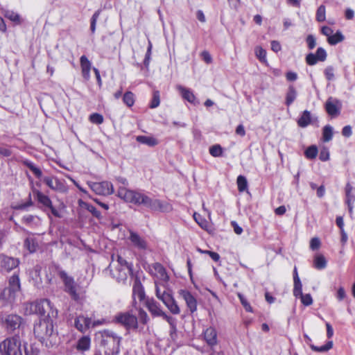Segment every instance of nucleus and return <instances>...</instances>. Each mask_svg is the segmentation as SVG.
Listing matches in <instances>:
<instances>
[{
    "label": "nucleus",
    "mask_w": 355,
    "mask_h": 355,
    "mask_svg": "<svg viewBox=\"0 0 355 355\" xmlns=\"http://www.w3.org/2000/svg\"><path fill=\"white\" fill-rule=\"evenodd\" d=\"M35 337L46 347H52L56 343L57 333L54 330L53 320L49 317L41 319L34 325Z\"/></svg>",
    "instance_id": "nucleus-1"
},
{
    "label": "nucleus",
    "mask_w": 355,
    "mask_h": 355,
    "mask_svg": "<svg viewBox=\"0 0 355 355\" xmlns=\"http://www.w3.org/2000/svg\"><path fill=\"white\" fill-rule=\"evenodd\" d=\"M24 306V313L26 315L37 314L44 316L47 313L46 317L49 318H56L58 315V311L55 309H53L50 300L47 299L26 303Z\"/></svg>",
    "instance_id": "nucleus-2"
},
{
    "label": "nucleus",
    "mask_w": 355,
    "mask_h": 355,
    "mask_svg": "<svg viewBox=\"0 0 355 355\" xmlns=\"http://www.w3.org/2000/svg\"><path fill=\"white\" fill-rule=\"evenodd\" d=\"M155 295L172 314H180V308L179 307L178 302L174 299L171 291L168 288H165L164 284H163V289H162L157 282H155Z\"/></svg>",
    "instance_id": "nucleus-3"
},
{
    "label": "nucleus",
    "mask_w": 355,
    "mask_h": 355,
    "mask_svg": "<svg viewBox=\"0 0 355 355\" xmlns=\"http://www.w3.org/2000/svg\"><path fill=\"white\" fill-rule=\"evenodd\" d=\"M117 196L125 202L137 205H145L148 196L137 190L128 189L125 187H119Z\"/></svg>",
    "instance_id": "nucleus-4"
},
{
    "label": "nucleus",
    "mask_w": 355,
    "mask_h": 355,
    "mask_svg": "<svg viewBox=\"0 0 355 355\" xmlns=\"http://www.w3.org/2000/svg\"><path fill=\"white\" fill-rule=\"evenodd\" d=\"M21 346L18 336L8 337L0 343V352L2 355H19Z\"/></svg>",
    "instance_id": "nucleus-5"
},
{
    "label": "nucleus",
    "mask_w": 355,
    "mask_h": 355,
    "mask_svg": "<svg viewBox=\"0 0 355 355\" xmlns=\"http://www.w3.org/2000/svg\"><path fill=\"white\" fill-rule=\"evenodd\" d=\"M101 336V344L108 346L112 351L119 352L121 338L110 330H103L100 332Z\"/></svg>",
    "instance_id": "nucleus-6"
},
{
    "label": "nucleus",
    "mask_w": 355,
    "mask_h": 355,
    "mask_svg": "<svg viewBox=\"0 0 355 355\" xmlns=\"http://www.w3.org/2000/svg\"><path fill=\"white\" fill-rule=\"evenodd\" d=\"M59 277L62 280L64 286V291L69 293L71 297L78 301L80 298L79 294L77 292V284L74 281V279L69 276L67 273L64 270L59 271Z\"/></svg>",
    "instance_id": "nucleus-7"
},
{
    "label": "nucleus",
    "mask_w": 355,
    "mask_h": 355,
    "mask_svg": "<svg viewBox=\"0 0 355 355\" xmlns=\"http://www.w3.org/2000/svg\"><path fill=\"white\" fill-rule=\"evenodd\" d=\"M24 319L17 314H8L2 318V324L9 333L19 329L24 324Z\"/></svg>",
    "instance_id": "nucleus-8"
},
{
    "label": "nucleus",
    "mask_w": 355,
    "mask_h": 355,
    "mask_svg": "<svg viewBox=\"0 0 355 355\" xmlns=\"http://www.w3.org/2000/svg\"><path fill=\"white\" fill-rule=\"evenodd\" d=\"M87 184L96 194L99 196H110L114 191L113 184L108 181L99 182H88Z\"/></svg>",
    "instance_id": "nucleus-9"
},
{
    "label": "nucleus",
    "mask_w": 355,
    "mask_h": 355,
    "mask_svg": "<svg viewBox=\"0 0 355 355\" xmlns=\"http://www.w3.org/2000/svg\"><path fill=\"white\" fill-rule=\"evenodd\" d=\"M153 275L157 279L159 286L163 289V284L165 285V288H167V283L169 279L168 275L166 271L165 268L159 263H155L153 264L150 269Z\"/></svg>",
    "instance_id": "nucleus-10"
},
{
    "label": "nucleus",
    "mask_w": 355,
    "mask_h": 355,
    "mask_svg": "<svg viewBox=\"0 0 355 355\" xmlns=\"http://www.w3.org/2000/svg\"><path fill=\"white\" fill-rule=\"evenodd\" d=\"M116 319L127 329H137L138 327L137 318L128 312L119 313L116 315Z\"/></svg>",
    "instance_id": "nucleus-11"
},
{
    "label": "nucleus",
    "mask_w": 355,
    "mask_h": 355,
    "mask_svg": "<svg viewBox=\"0 0 355 355\" xmlns=\"http://www.w3.org/2000/svg\"><path fill=\"white\" fill-rule=\"evenodd\" d=\"M144 206L153 211H168L171 209V206L168 202L149 196L147 197Z\"/></svg>",
    "instance_id": "nucleus-12"
},
{
    "label": "nucleus",
    "mask_w": 355,
    "mask_h": 355,
    "mask_svg": "<svg viewBox=\"0 0 355 355\" xmlns=\"http://www.w3.org/2000/svg\"><path fill=\"white\" fill-rule=\"evenodd\" d=\"M179 295L185 301L188 309L191 313L197 311V300L190 291L186 289H181L178 291Z\"/></svg>",
    "instance_id": "nucleus-13"
},
{
    "label": "nucleus",
    "mask_w": 355,
    "mask_h": 355,
    "mask_svg": "<svg viewBox=\"0 0 355 355\" xmlns=\"http://www.w3.org/2000/svg\"><path fill=\"white\" fill-rule=\"evenodd\" d=\"M44 182L52 190L60 193H65L67 191L65 184L56 177H44L43 178Z\"/></svg>",
    "instance_id": "nucleus-14"
},
{
    "label": "nucleus",
    "mask_w": 355,
    "mask_h": 355,
    "mask_svg": "<svg viewBox=\"0 0 355 355\" xmlns=\"http://www.w3.org/2000/svg\"><path fill=\"white\" fill-rule=\"evenodd\" d=\"M19 261L17 258L6 256L5 254L0 255V265L2 268L7 271H10L19 266Z\"/></svg>",
    "instance_id": "nucleus-15"
},
{
    "label": "nucleus",
    "mask_w": 355,
    "mask_h": 355,
    "mask_svg": "<svg viewBox=\"0 0 355 355\" xmlns=\"http://www.w3.org/2000/svg\"><path fill=\"white\" fill-rule=\"evenodd\" d=\"M36 198L37 201L42 204L44 207L49 208L51 211V213L55 217H60V214L59 211L53 207L52 202L49 197L42 192L37 191H36Z\"/></svg>",
    "instance_id": "nucleus-16"
},
{
    "label": "nucleus",
    "mask_w": 355,
    "mask_h": 355,
    "mask_svg": "<svg viewBox=\"0 0 355 355\" xmlns=\"http://www.w3.org/2000/svg\"><path fill=\"white\" fill-rule=\"evenodd\" d=\"M132 245L138 250H144L148 248V244L144 238L141 237L137 233L130 231V236L128 237Z\"/></svg>",
    "instance_id": "nucleus-17"
},
{
    "label": "nucleus",
    "mask_w": 355,
    "mask_h": 355,
    "mask_svg": "<svg viewBox=\"0 0 355 355\" xmlns=\"http://www.w3.org/2000/svg\"><path fill=\"white\" fill-rule=\"evenodd\" d=\"M132 272V268H119L116 267L115 270L112 271V274L114 278L119 283H125L127 280L128 275Z\"/></svg>",
    "instance_id": "nucleus-18"
},
{
    "label": "nucleus",
    "mask_w": 355,
    "mask_h": 355,
    "mask_svg": "<svg viewBox=\"0 0 355 355\" xmlns=\"http://www.w3.org/2000/svg\"><path fill=\"white\" fill-rule=\"evenodd\" d=\"M203 337L206 343L211 348L218 344L217 331L213 327H209L203 331Z\"/></svg>",
    "instance_id": "nucleus-19"
},
{
    "label": "nucleus",
    "mask_w": 355,
    "mask_h": 355,
    "mask_svg": "<svg viewBox=\"0 0 355 355\" xmlns=\"http://www.w3.org/2000/svg\"><path fill=\"white\" fill-rule=\"evenodd\" d=\"M74 324L78 331L85 333L91 327L92 319L84 315H78L75 319Z\"/></svg>",
    "instance_id": "nucleus-20"
},
{
    "label": "nucleus",
    "mask_w": 355,
    "mask_h": 355,
    "mask_svg": "<svg viewBox=\"0 0 355 355\" xmlns=\"http://www.w3.org/2000/svg\"><path fill=\"white\" fill-rule=\"evenodd\" d=\"M80 64L83 78L88 81L90 79V71L92 69V62L85 55L80 58Z\"/></svg>",
    "instance_id": "nucleus-21"
},
{
    "label": "nucleus",
    "mask_w": 355,
    "mask_h": 355,
    "mask_svg": "<svg viewBox=\"0 0 355 355\" xmlns=\"http://www.w3.org/2000/svg\"><path fill=\"white\" fill-rule=\"evenodd\" d=\"M146 307L150 313L155 317H162L164 311L161 309L160 304L154 299H148L146 302Z\"/></svg>",
    "instance_id": "nucleus-22"
},
{
    "label": "nucleus",
    "mask_w": 355,
    "mask_h": 355,
    "mask_svg": "<svg viewBox=\"0 0 355 355\" xmlns=\"http://www.w3.org/2000/svg\"><path fill=\"white\" fill-rule=\"evenodd\" d=\"M132 296L134 299L137 297L139 301L143 300L145 297L144 286L138 277H136L134 280L132 286Z\"/></svg>",
    "instance_id": "nucleus-23"
},
{
    "label": "nucleus",
    "mask_w": 355,
    "mask_h": 355,
    "mask_svg": "<svg viewBox=\"0 0 355 355\" xmlns=\"http://www.w3.org/2000/svg\"><path fill=\"white\" fill-rule=\"evenodd\" d=\"M20 280L19 277L17 275H13L9 279V284L8 287V290L9 291L10 297H14L15 293L20 290Z\"/></svg>",
    "instance_id": "nucleus-24"
},
{
    "label": "nucleus",
    "mask_w": 355,
    "mask_h": 355,
    "mask_svg": "<svg viewBox=\"0 0 355 355\" xmlns=\"http://www.w3.org/2000/svg\"><path fill=\"white\" fill-rule=\"evenodd\" d=\"M91 347V338L89 336H83L80 338L76 343V349L81 352L88 351Z\"/></svg>",
    "instance_id": "nucleus-25"
},
{
    "label": "nucleus",
    "mask_w": 355,
    "mask_h": 355,
    "mask_svg": "<svg viewBox=\"0 0 355 355\" xmlns=\"http://www.w3.org/2000/svg\"><path fill=\"white\" fill-rule=\"evenodd\" d=\"M176 89L181 94V96L184 99L191 103L195 102L196 96L190 89L186 88L180 85L176 86Z\"/></svg>",
    "instance_id": "nucleus-26"
},
{
    "label": "nucleus",
    "mask_w": 355,
    "mask_h": 355,
    "mask_svg": "<svg viewBox=\"0 0 355 355\" xmlns=\"http://www.w3.org/2000/svg\"><path fill=\"white\" fill-rule=\"evenodd\" d=\"M39 349L33 345L24 344L21 346L19 355H38Z\"/></svg>",
    "instance_id": "nucleus-27"
},
{
    "label": "nucleus",
    "mask_w": 355,
    "mask_h": 355,
    "mask_svg": "<svg viewBox=\"0 0 355 355\" xmlns=\"http://www.w3.org/2000/svg\"><path fill=\"white\" fill-rule=\"evenodd\" d=\"M345 203H354L355 202V188L349 183L345 186Z\"/></svg>",
    "instance_id": "nucleus-28"
},
{
    "label": "nucleus",
    "mask_w": 355,
    "mask_h": 355,
    "mask_svg": "<svg viewBox=\"0 0 355 355\" xmlns=\"http://www.w3.org/2000/svg\"><path fill=\"white\" fill-rule=\"evenodd\" d=\"M345 40V36L340 31H337L336 33L332 34L329 38L327 40V42L331 45L334 46L337 44L342 42Z\"/></svg>",
    "instance_id": "nucleus-29"
},
{
    "label": "nucleus",
    "mask_w": 355,
    "mask_h": 355,
    "mask_svg": "<svg viewBox=\"0 0 355 355\" xmlns=\"http://www.w3.org/2000/svg\"><path fill=\"white\" fill-rule=\"evenodd\" d=\"M297 97V91L293 85L288 87V92L286 95L285 103L287 106L291 105Z\"/></svg>",
    "instance_id": "nucleus-30"
},
{
    "label": "nucleus",
    "mask_w": 355,
    "mask_h": 355,
    "mask_svg": "<svg viewBox=\"0 0 355 355\" xmlns=\"http://www.w3.org/2000/svg\"><path fill=\"white\" fill-rule=\"evenodd\" d=\"M311 123V113L308 110H304L297 121V124L300 127L305 128Z\"/></svg>",
    "instance_id": "nucleus-31"
},
{
    "label": "nucleus",
    "mask_w": 355,
    "mask_h": 355,
    "mask_svg": "<svg viewBox=\"0 0 355 355\" xmlns=\"http://www.w3.org/2000/svg\"><path fill=\"white\" fill-rule=\"evenodd\" d=\"M137 141L148 146H155L158 144V141L155 138L148 136H138L137 137Z\"/></svg>",
    "instance_id": "nucleus-32"
},
{
    "label": "nucleus",
    "mask_w": 355,
    "mask_h": 355,
    "mask_svg": "<svg viewBox=\"0 0 355 355\" xmlns=\"http://www.w3.org/2000/svg\"><path fill=\"white\" fill-rule=\"evenodd\" d=\"M313 266L318 270H322L327 266V260L322 254L316 255L314 258Z\"/></svg>",
    "instance_id": "nucleus-33"
},
{
    "label": "nucleus",
    "mask_w": 355,
    "mask_h": 355,
    "mask_svg": "<svg viewBox=\"0 0 355 355\" xmlns=\"http://www.w3.org/2000/svg\"><path fill=\"white\" fill-rule=\"evenodd\" d=\"M325 108L327 112L331 116L336 115L339 112L337 105L332 101L331 98L326 102Z\"/></svg>",
    "instance_id": "nucleus-34"
},
{
    "label": "nucleus",
    "mask_w": 355,
    "mask_h": 355,
    "mask_svg": "<svg viewBox=\"0 0 355 355\" xmlns=\"http://www.w3.org/2000/svg\"><path fill=\"white\" fill-rule=\"evenodd\" d=\"M3 15L6 18L10 19L11 21L15 22L17 24H20V16L17 12L10 10H6L3 11Z\"/></svg>",
    "instance_id": "nucleus-35"
},
{
    "label": "nucleus",
    "mask_w": 355,
    "mask_h": 355,
    "mask_svg": "<svg viewBox=\"0 0 355 355\" xmlns=\"http://www.w3.org/2000/svg\"><path fill=\"white\" fill-rule=\"evenodd\" d=\"M24 245L31 253L35 252L37 248V243L33 237L26 238L24 241Z\"/></svg>",
    "instance_id": "nucleus-36"
},
{
    "label": "nucleus",
    "mask_w": 355,
    "mask_h": 355,
    "mask_svg": "<svg viewBox=\"0 0 355 355\" xmlns=\"http://www.w3.org/2000/svg\"><path fill=\"white\" fill-rule=\"evenodd\" d=\"M333 128L331 125H327L323 128L322 139L324 142H328L332 139Z\"/></svg>",
    "instance_id": "nucleus-37"
},
{
    "label": "nucleus",
    "mask_w": 355,
    "mask_h": 355,
    "mask_svg": "<svg viewBox=\"0 0 355 355\" xmlns=\"http://www.w3.org/2000/svg\"><path fill=\"white\" fill-rule=\"evenodd\" d=\"M24 164L34 173V175L40 178L42 175V171L37 167L32 162L26 160L24 162Z\"/></svg>",
    "instance_id": "nucleus-38"
},
{
    "label": "nucleus",
    "mask_w": 355,
    "mask_h": 355,
    "mask_svg": "<svg viewBox=\"0 0 355 355\" xmlns=\"http://www.w3.org/2000/svg\"><path fill=\"white\" fill-rule=\"evenodd\" d=\"M24 164L34 173V175L40 178L42 175V171L37 167L32 162L26 160L24 162Z\"/></svg>",
    "instance_id": "nucleus-39"
},
{
    "label": "nucleus",
    "mask_w": 355,
    "mask_h": 355,
    "mask_svg": "<svg viewBox=\"0 0 355 355\" xmlns=\"http://www.w3.org/2000/svg\"><path fill=\"white\" fill-rule=\"evenodd\" d=\"M24 164L34 173V175L40 178L42 175V171L37 167L32 162L26 160L24 162Z\"/></svg>",
    "instance_id": "nucleus-40"
},
{
    "label": "nucleus",
    "mask_w": 355,
    "mask_h": 355,
    "mask_svg": "<svg viewBox=\"0 0 355 355\" xmlns=\"http://www.w3.org/2000/svg\"><path fill=\"white\" fill-rule=\"evenodd\" d=\"M24 164L34 173V175L40 178L42 175V171L37 167L32 162L26 160L24 162Z\"/></svg>",
    "instance_id": "nucleus-41"
},
{
    "label": "nucleus",
    "mask_w": 355,
    "mask_h": 355,
    "mask_svg": "<svg viewBox=\"0 0 355 355\" xmlns=\"http://www.w3.org/2000/svg\"><path fill=\"white\" fill-rule=\"evenodd\" d=\"M318 153V148L315 145H312L306 148L304 155L306 158L313 159H315Z\"/></svg>",
    "instance_id": "nucleus-42"
},
{
    "label": "nucleus",
    "mask_w": 355,
    "mask_h": 355,
    "mask_svg": "<svg viewBox=\"0 0 355 355\" xmlns=\"http://www.w3.org/2000/svg\"><path fill=\"white\" fill-rule=\"evenodd\" d=\"M236 183L238 186V190L240 192H243L248 188V181L245 177L243 175H239L236 180Z\"/></svg>",
    "instance_id": "nucleus-43"
},
{
    "label": "nucleus",
    "mask_w": 355,
    "mask_h": 355,
    "mask_svg": "<svg viewBox=\"0 0 355 355\" xmlns=\"http://www.w3.org/2000/svg\"><path fill=\"white\" fill-rule=\"evenodd\" d=\"M332 347H333V342L332 341H328L325 345L320 346V347H318V346H315V345L311 346V348L312 349V350H313L315 352H327L329 349H331Z\"/></svg>",
    "instance_id": "nucleus-44"
},
{
    "label": "nucleus",
    "mask_w": 355,
    "mask_h": 355,
    "mask_svg": "<svg viewBox=\"0 0 355 355\" xmlns=\"http://www.w3.org/2000/svg\"><path fill=\"white\" fill-rule=\"evenodd\" d=\"M255 55L257 58L261 62H266V51L261 46H257L255 48Z\"/></svg>",
    "instance_id": "nucleus-45"
},
{
    "label": "nucleus",
    "mask_w": 355,
    "mask_h": 355,
    "mask_svg": "<svg viewBox=\"0 0 355 355\" xmlns=\"http://www.w3.org/2000/svg\"><path fill=\"white\" fill-rule=\"evenodd\" d=\"M326 10L325 6L323 5L320 6L318 8L316 12V20L319 22H322L326 19Z\"/></svg>",
    "instance_id": "nucleus-46"
},
{
    "label": "nucleus",
    "mask_w": 355,
    "mask_h": 355,
    "mask_svg": "<svg viewBox=\"0 0 355 355\" xmlns=\"http://www.w3.org/2000/svg\"><path fill=\"white\" fill-rule=\"evenodd\" d=\"M123 101L127 106H132L135 103V98L133 93H132L131 92H125L123 95Z\"/></svg>",
    "instance_id": "nucleus-47"
},
{
    "label": "nucleus",
    "mask_w": 355,
    "mask_h": 355,
    "mask_svg": "<svg viewBox=\"0 0 355 355\" xmlns=\"http://www.w3.org/2000/svg\"><path fill=\"white\" fill-rule=\"evenodd\" d=\"M209 153L215 157H220L223 154V148L218 144L214 145L209 148Z\"/></svg>",
    "instance_id": "nucleus-48"
},
{
    "label": "nucleus",
    "mask_w": 355,
    "mask_h": 355,
    "mask_svg": "<svg viewBox=\"0 0 355 355\" xmlns=\"http://www.w3.org/2000/svg\"><path fill=\"white\" fill-rule=\"evenodd\" d=\"M237 295L245 310L248 312H253V309L246 298L241 293H238Z\"/></svg>",
    "instance_id": "nucleus-49"
},
{
    "label": "nucleus",
    "mask_w": 355,
    "mask_h": 355,
    "mask_svg": "<svg viewBox=\"0 0 355 355\" xmlns=\"http://www.w3.org/2000/svg\"><path fill=\"white\" fill-rule=\"evenodd\" d=\"M84 207L89 211L94 217L97 218H101V212L93 205L89 203H84Z\"/></svg>",
    "instance_id": "nucleus-50"
},
{
    "label": "nucleus",
    "mask_w": 355,
    "mask_h": 355,
    "mask_svg": "<svg viewBox=\"0 0 355 355\" xmlns=\"http://www.w3.org/2000/svg\"><path fill=\"white\" fill-rule=\"evenodd\" d=\"M89 121L92 123L101 124L103 122V116L98 113H93L89 116Z\"/></svg>",
    "instance_id": "nucleus-51"
},
{
    "label": "nucleus",
    "mask_w": 355,
    "mask_h": 355,
    "mask_svg": "<svg viewBox=\"0 0 355 355\" xmlns=\"http://www.w3.org/2000/svg\"><path fill=\"white\" fill-rule=\"evenodd\" d=\"M159 103H160L159 92L158 91H155L153 92V99L150 104V107L152 109L155 108L159 106Z\"/></svg>",
    "instance_id": "nucleus-52"
},
{
    "label": "nucleus",
    "mask_w": 355,
    "mask_h": 355,
    "mask_svg": "<svg viewBox=\"0 0 355 355\" xmlns=\"http://www.w3.org/2000/svg\"><path fill=\"white\" fill-rule=\"evenodd\" d=\"M293 295L300 297L302 293V285L300 281L294 282Z\"/></svg>",
    "instance_id": "nucleus-53"
},
{
    "label": "nucleus",
    "mask_w": 355,
    "mask_h": 355,
    "mask_svg": "<svg viewBox=\"0 0 355 355\" xmlns=\"http://www.w3.org/2000/svg\"><path fill=\"white\" fill-rule=\"evenodd\" d=\"M319 159L322 162H326L329 159V151L328 148L324 146L320 149Z\"/></svg>",
    "instance_id": "nucleus-54"
},
{
    "label": "nucleus",
    "mask_w": 355,
    "mask_h": 355,
    "mask_svg": "<svg viewBox=\"0 0 355 355\" xmlns=\"http://www.w3.org/2000/svg\"><path fill=\"white\" fill-rule=\"evenodd\" d=\"M152 48H153V44H152L150 40H148V46L147 51H146V53L145 55V59L144 61V65L146 67H148L149 65L150 60V56H151V52H152Z\"/></svg>",
    "instance_id": "nucleus-55"
},
{
    "label": "nucleus",
    "mask_w": 355,
    "mask_h": 355,
    "mask_svg": "<svg viewBox=\"0 0 355 355\" xmlns=\"http://www.w3.org/2000/svg\"><path fill=\"white\" fill-rule=\"evenodd\" d=\"M193 218H194L195 220L196 221V223L202 228L205 229L207 227V221L205 219L202 218L200 214L195 213L193 214Z\"/></svg>",
    "instance_id": "nucleus-56"
},
{
    "label": "nucleus",
    "mask_w": 355,
    "mask_h": 355,
    "mask_svg": "<svg viewBox=\"0 0 355 355\" xmlns=\"http://www.w3.org/2000/svg\"><path fill=\"white\" fill-rule=\"evenodd\" d=\"M315 55H316V58L318 60V61H320V62L324 61L327 58V52L322 47H319L317 49L316 53Z\"/></svg>",
    "instance_id": "nucleus-57"
},
{
    "label": "nucleus",
    "mask_w": 355,
    "mask_h": 355,
    "mask_svg": "<svg viewBox=\"0 0 355 355\" xmlns=\"http://www.w3.org/2000/svg\"><path fill=\"white\" fill-rule=\"evenodd\" d=\"M300 298L304 306H309L313 303V299L310 294L302 295Z\"/></svg>",
    "instance_id": "nucleus-58"
},
{
    "label": "nucleus",
    "mask_w": 355,
    "mask_h": 355,
    "mask_svg": "<svg viewBox=\"0 0 355 355\" xmlns=\"http://www.w3.org/2000/svg\"><path fill=\"white\" fill-rule=\"evenodd\" d=\"M324 75L328 80H332L334 78V69L331 66L326 67L324 69Z\"/></svg>",
    "instance_id": "nucleus-59"
},
{
    "label": "nucleus",
    "mask_w": 355,
    "mask_h": 355,
    "mask_svg": "<svg viewBox=\"0 0 355 355\" xmlns=\"http://www.w3.org/2000/svg\"><path fill=\"white\" fill-rule=\"evenodd\" d=\"M117 262L118 266L116 267L119 268H132V266L131 263H128L125 259H123L121 256L117 255Z\"/></svg>",
    "instance_id": "nucleus-60"
},
{
    "label": "nucleus",
    "mask_w": 355,
    "mask_h": 355,
    "mask_svg": "<svg viewBox=\"0 0 355 355\" xmlns=\"http://www.w3.org/2000/svg\"><path fill=\"white\" fill-rule=\"evenodd\" d=\"M138 317L139 321L144 324H146L149 320L147 313L141 309L139 310Z\"/></svg>",
    "instance_id": "nucleus-61"
},
{
    "label": "nucleus",
    "mask_w": 355,
    "mask_h": 355,
    "mask_svg": "<svg viewBox=\"0 0 355 355\" xmlns=\"http://www.w3.org/2000/svg\"><path fill=\"white\" fill-rule=\"evenodd\" d=\"M306 62L309 65L312 66L318 62V60L317 59L316 55L314 53H311L306 55Z\"/></svg>",
    "instance_id": "nucleus-62"
},
{
    "label": "nucleus",
    "mask_w": 355,
    "mask_h": 355,
    "mask_svg": "<svg viewBox=\"0 0 355 355\" xmlns=\"http://www.w3.org/2000/svg\"><path fill=\"white\" fill-rule=\"evenodd\" d=\"M309 49H313L316 46V40L313 35H309L306 39Z\"/></svg>",
    "instance_id": "nucleus-63"
},
{
    "label": "nucleus",
    "mask_w": 355,
    "mask_h": 355,
    "mask_svg": "<svg viewBox=\"0 0 355 355\" xmlns=\"http://www.w3.org/2000/svg\"><path fill=\"white\" fill-rule=\"evenodd\" d=\"M162 317L168 322L172 329H175L176 320L174 318L167 315L165 312Z\"/></svg>",
    "instance_id": "nucleus-64"
}]
</instances>
